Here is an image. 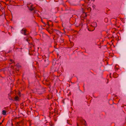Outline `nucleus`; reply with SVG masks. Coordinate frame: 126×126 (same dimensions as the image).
I'll return each mask as SVG.
<instances>
[{
	"instance_id": "f257e3e1",
	"label": "nucleus",
	"mask_w": 126,
	"mask_h": 126,
	"mask_svg": "<svg viewBox=\"0 0 126 126\" xmlns=\"http://www.w3.org/2000/svg\"><path fill=\"white\" fill-rule=\"evenodd\" d=\"M49 64V62L48 60V59L44 60L43 63V66L45 67H47Z\"/></svg>"
},
{
	"instance_id": "f03ea898",
	"label": "nucleus",
	"mask_w": 126,
	"mask_h": 126,
	"mask_svg": "<svg viewBox=\"0 0 126 126\" xmlns=\"http://www.w3.org/2000/svg\"><path fill=\"white\" fill-rule=\"evenodd\" d=\"M26 30L25 28H23L21 30V32L22 34L27 36V35H29V34L28 33L26 34Z\"/></svg>"
},
{
	"instance_id": "7ed1b4c3",
	"label": "nucleus",
	"mask_w": 126,
	"mask_h": 126,
	"mask_svg": "<svg viewBox=\"0 0 126 126\" xmlns=\"http://www.w3.org/2000/svg\"><path fill=\"white\" fill-rule=\"evenodd\" d=\"M51 70L53 72L56 71V68L55 66H52L51 68Z\"/></svg>"
},
{
	"instance_id": "20e7f679",
	"label": "nucleus",
	"mask_w": 126,
	"mask_h": 126,
	"mask_svg": "<svg viewBox=\"0 0 126 126\" xmlns=\"http://www.w3.org/2000/svg\"><path fill=\"white\" fill-rule=\"evenodd\" d=\"M32 38V37L30 36H29V35H27V36L25 37L24 38L25 39L26 41H28V42H29V41L30 40L29 39V38Z\"/></svg>"
},
{
	"instance_id": "39448f33",
	"label": "nucleus",
	"mask_w": 126,
	"mask_h": 126,
	"mask_svg": "<svg viewBox=\"0 0 126 126\" xmlns=\"http://www.w3.org/2000/svg\"><path fill=\"white\" fill-rule=\"evenodd\" d=\"M56 32L57 35H59L60 34H61V32L57 30H56Z\"/></svg>"
},
{
	"instance_id": "423d86ee",
	"label": "nucleus",
	"mask_w": 126,
	"mask_h": 126,
	"mask_svg": "<svg viewBox=\"0 0 126 126\" xmlns=\"http://www.w3.org/2000/svg\"><path fill=\"white\" fill-rule=\"evenodd\" d=\"M59 42L60 43H63L64 42V39L63 38H61L59 40Z\"/></svg>"
},
{
	"instance_id": "0eeeda50",
	"label": "nucleus",
	"mask_w": 126,
	"mask_h": 126,
	"mask_svg": "<svg viewBox=\"0 0 126 126\" xmlns=\"http://www.w3.org/2000/svg\"><path fill=\"white\" fill-rule=\"evenodd\" d=\"M42 90V89L38 91V94H42L43 92V91H41Z\"/></svg>"
},
{
	"instance_id": "6e6552de",
	"label": "nucleus",
	"mask_w": 126,
	"mask_h": 126,
	"mask_svg": "<svg viewBox=\"0 0 126 126\" xmlns=\"http://www.w3.org/2000/svg\"><path fill=\"white\" fill-rule=\"evenodd\" d=\"M6 113V111L5 110H3L2 114L4 115H5Z\"/></svg>"
},
{
	"instance_id": "1a4fd4ad",
	"label": "nucleus",
	"mask_w": 126,
	"mask_h": 126,
	"mask_svg": "<svg viewBox=\"0 0 126 126\" xmlns=\"http://www.w3.org/2000/svg\"><path fill=\"white\" fill-rule=\"evenodd\" d=\"M18 97L17 96H16L15 97V99L16 101L18 100Z\"/></svg>"
},
{
	"instance_id": "9d476101",
	"label": "nucleus",
	"mask_w": 126,
	"mask_h": 126,
	"mask_svg": "<svg viewBox=\"0 0 126 126\" xmlns=\"http://www.w3.org/2000/svg\"><path fill=\"white\" fill-rule=\"evenodd\" d=\"M20 122L18 123L16 125V126H21L20 125Z\"/></svg>"
},
{
	"instance_id": "9b49d317",
	"label": "nucleus",
	"mask_w": 126,
	"mask_h": 126,
	"mask_svg": "<svg viewBox=\"0 0 126 126\" xmlns=\"http://www.w3.org/2000/svg\"><path fill=\"white\" fill-rule=\"evenodd\" d=\"M30 9L31 11H33V10H34V9L32 8V6H31L30 8Z\"/></svg>"
},
{
	"instance_id": "f8f14e48",
	"label": "nucleus",
	"mask_w": 126,
	"mask_h": 126,
	"mask_svg": "<svg viewBox=\"0 0 126 126\" xmlns=\"http://www.w3.org/2000/svg\"><path fill=\"white\" fill-rule=\"evenodd\" d=\"M83 123L85 125H86V121H85L84 120H83Z\"/></svg>"
},
{
	"instance_id": "ddd939ff",
	"label": "nucleus",
	"mask_w": 126,
	"mask_h": 126,
	"mask_svg": "<svg viewBox=\"0 0 126 126\" xmlns=\"http://www.w3.org/2000/svg\"><path fill=\"white\" fill-rule=\"evenodd\" d=\"M49 124L50 126H53L54 125L53 124H52L51 123H49Z\"/></svg>"
},
{
	"instance_id": "4468645a",
	"label": "nucleus",
	"mask_w": 126,
	"mask_h": 126,
	"mask_svg": "<svg viewBox=\"0 0 126 126\" xmlns=\"http://www.w3.org/2000/svg\"><path fill=\"white\" fill-rule=\"evenodd\" d=\"M67 123L68 124H69L70 125H71V123H70V122H69V121H67Z\"/></svg>"
},
{
	"instance_id": "2eb2a0df",
	"label": "nucleus",
	"mask_w": 126,
	"mask_h": 126,
	"mask_svg": "<svg viewBox=\"0 0 126 126\" xmlns=\"http://www.w3.org/2000/svg\"><path fill=\"white\" fill-rule=\"evenodd\" d=\"M42 22L43 23H44V24H45V26H46V24L45 23V22H44L43 21H42Z\"/></svg>"
},
{
	"instance_id": "dca6fc26",
	"label": "nucleus",
	"mask_w": 126,
	"mask_h": 126,
	"mask_svg": "<svg viewBox=\"0 0 126 126\" xmlns=\"http://www.w3.org/2000/svg\"><path fill=\"white\" fill-rule=\"evenodd\" d=\"M19 65L18 63L17 64H16V66H19Z\"/></svg>"
},
{
	"instance_id": "f3484780",
	"label": "nucleus",
	"mask_w": 126,
	"mask_h": 126,
	"mask_svg": "<svg viewBox=\"0 0 126 126\" xmlns=\"http://www.w3.org/2000/svg\"><path fill=\"white\" fill-rule=\"evenodd\" d=\"M71 44H72V47H72L73 46L74 44L73 43H72V42L71 43Z\"/></svg>"
},
{
	"instance_id": "a211bd4d",
	"label": "nucleus",
	"mask_w": 126,
	"mask_h": 126,
	"mask_svg": "<svg viewBox=\"0 0 126 126\" xmlns=\"http://www.w3.org/2000/svg\"><path fill=\"white\" fill-rule=\"evenodd\" d=\"M20 92H19L18 93V95L19 96H20Z\"/></svg>"
},
{
	"instance_id": "6ab92c4d",
	"label": "nucleus",
	"mask_w": 126,
	"mask_h": 126,
	"mask_svg": "<svg viewBox=\"0 0 126 126\" xmlns=\"http://www.w3.org/2000/svg\"><path fill=\"white\" fill-rule=\"evenodd\" d=\"M108 20V19L107 18H105V20Z\"/></svg>"
},
{
	"instance_id": "aec40b11",
	"label": "nucleus",
	"mask_w": 126,
	"mask_h": 126,
	"mask_svg": "<svg viewBox=\"0 0 126 126\" xmlns=\"http://www.w3.org/2000/svg\"><path fill=\"white\" fill-rule=\"evenodd\" d=\"M9 99H10V100H13V99H12V98H9Z\"/></svg>"
},
{
	"instance_id": "412c9836",
	"label": "nucleus",
	"mask_w": 126,
	"mask_h": 126,
	"mask_svg": "<svg viewBox=\"0 0 126 126\" xmlns=\"http://www.w3.org/2000/svg\"><path fill=\"white\" fill-rule=\"evenodd\" d=\"M47 23L48 25V26H49V24L48 22H47Z\"/></svg>"
},
{
	"instance_id": "4be33fe9",
	"label": "nucleus",
	"mask_w": 126,
	"mask_h": 126,
	"mask_svg": "<svg viewBox=\"0 0 126 126\" xmlns=\"http://www.w3.org/2000/svg\"><path fill=\"white\" fill-rule=\"evenodd\" d=\"M13 61V60L12 59H11L10 60V61H11V62H12Z\"/></svg>"
},
{
	"instance_id": "5701e85b",
	"label": "nucleus",
	"mask_w": 126,
	"mask_h": 126,
	"mask_svg": "<svg viewBox=\"0 0 126 126\" xmlns=\"http://www.w3.org/2000/svg\"><path fill=\"white\" fill-rule=\"evenodd\" d=\"M2 123H1L0 122V125Z\"/></svg>"
},
{
	"instance_id": "b1692460",
	"label": "nucleus",
	"mask_w": 126,
	"mask_h": 126,
	"mask_svg": "<svg viewBox=\"0 0 126 126\" xmlns=\"http://www.w3.org/2000/svg\"><path fill=\"white\" fill-rule=\"evenodd\" d=\"M78 124H77V126H78Z\"/></svg>"
},
{
	"instance_id": "393cba45",
	"label": "nucleus",
	"mask_w": 126,
	"mask_h": 126,
	"mask_svg": "<svg viewBox=\"0 0 126 126\" xmlns=\"http://www.w3.org/2000/svg\"><path fill=\"white\" fill-rule=\"evenodd\" d=\"M3 120L2 121V122H3Z\"/></svg>"
},
{
	"instance_id": "a878e982",
	"label": "nucleus",
	"mask_w": 126,
	"mask_h": 126,
	"mask_svg": "<svg viewBox=\"0 0 126 126\" xmlns=\"http://www.w3.org/2000/svg\"><path fill=\"white\" fill-rule=\"evenodd\" d=\"M90 10H91V9L90 8Z\"/></svg>"
},
{
	"instance_id": "bb28decb",
	"label": "nucleus",
	"mask_w": 126,
	"mask_h": 126,
	"mask_svg": "<svg viewBox=\"0 0 126 126\" xmlns=\"http://www.w3.org/2000/svg\"><path fill=\"white\" fill-rule=\"evenodd\" d=\"M44 26H45V24H44Z\"/></svg>"
},
{
	"instance_id": "cd10ccee",
	"label": "nucleus",
	"mask_w": 126,
	"mask_h": 126,
	"mask_svg": "<svg viewBox=\"0 0 126 126\" xmlns=\"http://www.w3.org/2000/svg\"><path fill=\"white\" fill-rule=\"evenodd\" d=\"M63 103H64V102H63Z\"/></svg>"
},
{
	"instance_id": "c85d7f7f",
	"label": "nucleus",
	"mask_w": 126,
	"mask_h": 126,
	"mask_svg": "<svg viewBox=\"0 0 126 126\" xmlns=\"http://www.w3.org/2000/svg\"><path fill=\"white\" fill-rule=\"evenodd\" d=\"M88 30H89V31H90L88 29Z\"/></svg>"
},
{
	"instance_id": "c756f323",
	"label": "nucleus",
	"mask_w": 126,
	"mask_h": 126,
	"mask_svg": "<svg viewBox=\"0 0 126 126\" xmlns=\"http://www.w3.org/2000/svg\"><path fill=\"white\" fill-rule=\"evenodd\" d=\"M90 0H88V1H89Z\"/></svg>"
}]
</instances>
